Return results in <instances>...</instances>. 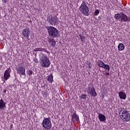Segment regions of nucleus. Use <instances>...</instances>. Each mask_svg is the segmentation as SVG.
<instances>
[{
    "label": "nucleus",
    "mask_w": 130,
    "mask_h": 130,
    "mask_svg": "<svg viewBox=\"0 0 130 130\" xmlns=\"http://www.w3.org/2000/svg\"><path fill=\"white\" fill-rule=\"evenodd\" d=\"M17 74H18L20 77L24 76L26 77V68L23 66H19L15 68Z\"/></svg>",
    "instance_id": "6e6552de"
},
{
    "label": "nucleus",
    "mask_w": 130,
    "mask_h": 130,
    "mask_svg": "<svg viewBox=\"0 0 130 130\" xmlns=\"http://www.w3.org/2000/svg\"><path fill=\"white\" fill-rule=\"evenodd\" d=\"M43 127L46 129H50L51 128L52 124L51 121H50V117H44L42 122Z\"/></svg>",
    "instance_id": "0eeeda50"
},
{
    "label": "nucleus",
    "mask_w": 130,
    "mask_h": 130,
    "mask_svg": "<svg viewBox=\"0 0 130 130\" xmlns=\"http://www.w3.org/2000/svg\"><path fill=\"white\" fill-rule=\"evenodd\" d=\"M114 18L117 21H120V22H129L130 18L127 17L126 15L121 13V14L118 13L115 15Z\"/></svg>",
    "instance_id": "39448f33"
},
{
    "label": "nucleus",
    "mask_w": 130,
    "mask_h": 130,
    "mask_svg": "<svg viewBox=\"0 0 130 130\" xmlns=\"http://www.w3.org/2000/svg\"><path fill=\"white\" fill-rule=\"evenodd\" d=\"M90 64H91V63H89V64H88V66H89V67H90Z\"/></svg>",
    "instance_id": "2f4dec72"
},
{
    "label": "nucleus",
    "mask_w": 130,
    "mask_h": 130,
    "mask_svg": "<svg viewBox=\"0 0 130 130\" xmlns=\"http://www.w3.org/2000/svg\"><path fill=\"white\" fill-rule=\"evenodd\" d=\"M72 122H76L79 121V116L77 115L76 112L73 113L72 117Z\"/></svg>",
    "instance_id": "ddd939ff"
},
{
    "label": "nucleus",
    "mask_w": 130,
    "mask_h": 130,
    "mask_svg": "<svg viewBox=\"0 0 130 130\" xmlns=\"http://www.w3.org/2000/svg\"><path fill=\"white\" fill-rule=\"evenodd\" d=\"M81 99H87V95L86 94H85L84 93H83L81 96H80Z\"/></svg>",
    "instance_id": "393cba45"
},
{
    "label": "nucleus",
    "mask_w": 130,
    "mask_h": 130,
    "mask_svg": "<svg viewBox=\"0 0 130 130\" xmlns=\"http://www.w3.org/2000/svg\"><path fill=\"white\" fill-rule=\"evenodd\" d=\"M47 21L49 23L50 25H57L59 22V20L57 16L56 15H50L48 16L47 18Z\"/></svg>",
    "instance_id": "423d86ee"
},
{
    "label": "nucleus",
    "mask_w": 130,
    "mask_h": 130,
    "mask_svg": "<svg viewBox=\"0 0 130 130\" xmlns=\"http://www.w3.org/2000/svg\"><path fill=\"white\" fill-rule=\"evenodd\" d=\"M105 76H109V72L106 73V74H105Z\"/></svg>",
    "instance_id": "7c9ffc66"
},
{
    "label": "nucleus",
    "mask_w": 130,
    "mask_h": 130,
    "mask_svg": "<svg viewBox=\"0 0 130 130\" xmlns=\"http://www.w3.org/2000/svg\"><path fill=\"white\" fill-rule=\"evenodd\" d=\"M54 41V39H53L52 38H49L48 40V42H49L50 43H51Z\"/></svg>",
    "instance_id": "a878e982"
},
{
    "label": "nucleus",
    "mask_w": 130,
    "mask_h": 130,
    "mask_svg": "<svg viewBox=\"0 0 130 130\" xmlns=\"http://www.w3.org/2000/svg\"><path fill=\"white\" fill-rule=\"evenodd\" d=\"M42 94L43 97H45V95H46V92H45V91H42Z\"/></svg>",
    "instance_id": "cd10ccee"
},
{
    "label": "nucleus",
    "mask_w": 130,
    "mask_h": 130,
    "mask_svg": "<svg viewBox=\"0 0 130 130\" xmlns=\"http://www.w3.org/2000/svg\"><path fill=\"white\" fill-rule=\"evenodd\" d=\"M99 119L101 122H103L106 120V117L102 114H99Z\"/></svg>",
    "instance_id": "4468645a"
},
{
    "label": "nucleus",
    "mask_w": 130,
    "mask_h": 130,
    "mask_svg": "<svg viewBox=\"0 0 130 130\" xmlns=\"http://www.w3.org/2000/svg\"><path fill=\"white\" fill-rule=\"evenodd\" d=\"M94 90H95V87H94V85H92L91 86L89 85L87 88V92L88 94H89V93L93 91Z\"/></svg>",
    "instance_id": "a211bd4d"
},
{
    "label": "nucleus",
    "mask_w": 130,
    "mask_h": 130,
    "mask_svg": "<svg viewBox=\"0 0 130 130\" xmlns=\"http://www.w3.org/2000/svg\"><path fill=\"white\" fill-rule=\"evenodd\" d=\"M34 51H35V52H37V51H41L43 52H46V53H49V51H47L46 49L42 47L36 48L34 49Z\"/></svg>",
    "instance_id": "9b49d317"
},
{
    "label": "nucleus",
    "mask_w": 130,
    "mask_h": 130,
    "mask_svg": "<svg viewBox=\"0 0 130 130\" xmlns=\"http://www.w3.org/2000/svg\"><path fill=\"white\" fill-rule=\"evenodd\" d=\"M26 73L29 77H31L33 74V71L31 69H29L27 71Z\"/></svg>",
    "instance_id": "4be33fe9"
},
{
    "label": "nucleus",
    "mask_w": 130,
    "mask_h": 130,
    "mask_svg": "<svg viewBox=\"0 0 130 130\" xmlns=\"http://www.w3.org/2000/svg\"><path fill=\"white\" fill-rule=\"evenodd\" d=\"M79 10L80 13L84 16H89V12H90V10H89V7L87 6L86 2L84 1H82V3L79 7Z\"/></svg>",
    "instance_id": "7ed1b4c3"
},
{
    "label": "nucleus",
    "mask_w": 130,
    "mask_h": 130,
    "mask_svg": "<svg viewBox=\"0 0 130 130\" xmlns=\"http://www.w3.org/2000/svg\"><path fill=\"white\" fill-rule=\"evenodd\" d=\"M11 72L12 70H11V67H9L5 71L4 74V78L5 81H8V80L10 79V78L11 77Z\"/></svg>",
    "instance_id": "1a4fd4ad"
},
{
    "label": "nucleus",
    "mask_w": 130,
    "mask_h": 130,
    "mask_svg": "<svg viewBox=\"0 0 130 130\" xmlns=\"http://www.w3.org/2000/svg\"><path fill=\"white\" fill-rule=\"evenodd\" d=\"M88 94L92 97H96L97 96V92H96L95 90L93 91H91V92H89Z\"/></svg>",
    "instance_id": "aec40b11"
},
{
    "label": "nucleus",
    "mask_w": 130,
    "mask_h": 130,
    "mask_svg": "<svg viewBox=\"0 0 130 130\" xmlns=\"http://www.w3.org/2000/svg\"><path fill=\"white\" fill-rule=\"evenodd\" d=\"M120 99L125 100L126 99V93L124 91H120L118 93Z\"/></svg>",
    "instance_id": "f8f14e48"
},
{
    "label": "nucleus",
    "mask_w": 130,
    "mask_h": 130,
    "mask_svg": "<svg viewBox=\"0 0 130 130\" xmlns=\"http://www.w3.org/2000/svg\"><path fill=\"white\" fill-rule=\"evenodd\" d=\"M97 64L99 67H100V68H103V67H104V64H105V63H104L103 61H102L101 60H99L97 62Z\"/></svg>",
    "instance_id": "6ab92c4d"
},
{
    "label": "nucleus",
    "mask_w": 130,
    "mask_h": 130,
    "mask_svg": "<svg viewBox=\"0 0 130 130\" xmlns=\"http://www.w3.org/2000/svg\"><path fill=\"white\" fill-rule=\"evenodd\" d=\"M55 45H56V42L55 41H54L53 42L51 43V46L52 47H55Z\"/></svg>",
    "instance_id": "bb28decb"
},
{
    "label": "nucleus",
    "mask_w": 130,
    "mask_h": 130,
    "mask_svg": "<svg viewBox=\"0 0 130 130\" xmlns=\"http://www.w3.org/2000/svg\"><path fill=\"white\" fill-rule=\"evenodd\" d=\"M103 69H104L105 70H107L108 72H109V71H110V67L109 66V65L107 64H105L103 67Z\"/></svg>",
    "instance_id": "412c9836"
},
{
    "label": "nucleus",
    "mask_w": 130,
    "mask_h": 130,
    "mask_svg": "<svg viewBox=\"0 0 130 130\" xmlns=\"http://www.w3.org/2000/svg\"><path fill=\"white\" fill-rule=\"evenodd\" d=\"M79 36L80 37V39L82 43H85L86 41V38L84 36H82V35H79Z\"/></svg>",
    "instance_id": "5701e85b"
},
{
    "label": "nucleus",
    "mask_w": 130,
    "mask_h": 130,
    "mask_svg": "<svg viewBox=\"0 0 130 130\" xmlns=\"http://www.w3.org/2000/svg\"><path fill=\"white\" fill-rule=\"evenodd\" d=\"M42 56L40 58V63L43 68H49L50 67V60L47 55L41 53Z\"/></svg>",
    "instance_id": "f257e3e1"
},
{
    "label": "nucleus",
    "mask_w": 130,
    "mask_h": 130,
    "mask_svg": "<svg viewBox=\"0 0 130 130\" xmlns=\"http://www.w3.org/2000/svg\"><path fill=\"white\" fill-rule=\"evenodd\" d=\"M35 62H36V63H38L39 62L38 59L37 58L35 59Z\"/></svg>",
    "instance_id": "c756f323"
},
{
    "label": "nucleus",
    "mask_w": 130,
    "mask_h": 130,
    "mask_svg": "<svg viewBox=\"0 0 130 130\" xmlns=\"http://www.w3.org/2000/svg\"><path fill=\"white\" fill-rule=\"evenodd\" d=\"M119 115L120 118L125 121V122H128L130 121V113L126 110H120L119 111Z\"/></svg>",
    "instance_id": "f03ea898"
},
{
    "label": "nucleus",
    "mask_w": 130,
    "mask_h": 130,
    "mask_svg": "<svg viewBox=\"0 0 130 130\" xmlns=\"http://www.w3.org/2000/svg\"><path fill=\"white\" fill-rule=\"evenodd\" d=\"M22 35L24 37H29L30 36V30L28 28H25L22 31Z\"/></svg>",
    "instance_id": "9d476101"
},
{
    "label": "nucleus",
    "mask_w": 130,
    "mask_h": 130,
    "mask_svg": "<svg viewBox=\"0 0 130 130\" xmlns=\"http://www.w3.org/2000/svg\"><path fill=\"white\" fill-rule=\"evenodd\" d=\"M2 1L4 4H8L9 3V0H2Z\"/></svg>",
    "instance_id": "c85d7f7f"
},
{
    "label": "nucleus",
    "mask_w": 130,
    "mask_h": 130,
    "mask_svg": "<svg viewBox=\"0 0 130 130\" xmlns=\"http://www.w3.org/2000/svg\"><path fill=\"white\" fill-rule=\"evenodd\" d=\"M4 92H5V93H6V90H5V91H4Z\"/></svg>",
    "instance_id": "473e14b6"
},
{
    "label": "nucleus",
    "mask_w": 130,
    "mask_h": 130,
    "mask_svg": "<svg viewBox=\"0 0 130 130\" xmlns=\"http://www.w3.org/2000/svg\"><path fill=\"white\" fill-rule=\"evenodd\" d=\"M46 79L50 84H52V82H53V76L52 75H48L46 77Z\"/></svg>",
    "instance_id": "2eb2a0df"
},
{
    "label": "nucleus",
    "mask_w": 130,
    "mask_h": 130,
    "mask_svg": "<svg viewBox=\"0 0 130 130\" xmlns=\"http://www.w3.org/2000/svg\"><path fill=\"white\" fill-rule=\"evenodd\" d=\"M47 29L49 34V36L53 37V38H55V37H58L59 32L56 28L52 26H47Z\"/></svg>",
    "instance_id": "20e7f679"
},
{
    "label": "nucleus",
    "mask_w": 130,
    "mask_h": 130,
    "mask_svg": "<svg viewBox=\"0 0 130 130\" xmlns=\"http://www.w3.org/2000/svg\"><path fill=\"white\" fill-rule=\"evenodd\" d=\"M100 13V11L98 9H96L94 12V16H98Z\"/></svg>",
    "instance_id": "b1692460"
},
{
    "label": "nucleus",
    "mask_w": 130,
    "mask_h": 130,
    "mask_svg": "<svg viewBox=\"0 0 130 130\" xmlns=\"http://www.w3.org/2000/svg\"><path fill=\"white\" fill-rule=\"evenodd\" d=\"M125 48V46L122 43H119L118 46V50H119V51H122V50H124Z\"/></svg>",
    "instance_id": "f3484780"
},
{
    "label": "nucleus",
    "mask_w": 130,
    "mask_h": 130,
    "mask_svg": "<svg viewBox=\"0 0 130 130\" xmlns=\"http://www.w3.org/2000/svg\"><path fill=\"white\" fill-rule=\"evenodd\" d=\"M6 108V103L4 102V100H0V109H5Z\"/></svg>",
    "instance_id": "dca6fc26"
}]
</instances>
